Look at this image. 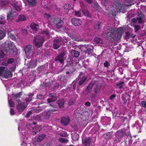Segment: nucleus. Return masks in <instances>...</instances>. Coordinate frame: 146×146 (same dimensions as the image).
Instances as JSON below:
<instances>
[{
  "instance_id": "79ce46f5",
  "label": "nucleus",
  "mask_w": 146,
  "mask_h": 146,
  "mask_svg": "<svg viewBox=\"0 0 146 146\" xmlns=\"http://www.w3.org/2000/svg\"><path fill=\"white\" fill-rule=\"evenodd\" d=\"M50 97L52 99L54 100H57V96L55 93H51L49 95Z\"/></svg>"
},
{
  "instance_id": "6e6552de",
  "label": "nucleus",
  "mask_w": 146,
  "mask_h": 146,
  "mask_svg": "<svg viewBox=\"0 0 146 146\" xmlns=\"http://www.w3.org/2000/svg\"><path fill=\"white\" fill-rule=\"evenodd\" d=\"M61 39H56L53 40L52 48L54 49H57L59 48L61 45Z\"/></svg>"
},
{
  "instance_id": "f3484780",
  "label": "nucleus",
  "mask_w": 146,
  "mask_h": 146,
  "mask_svg": "<svg viewBox=\"0 0 146 146\" xmlns=\"http://www.w3.org/2000/svg\"><path fill=\"white\" fill-rule=\"evenodd\" d=\"M73 6H71V5L68 4H65L64 6V11L66 14H68L69 10L73 8Z\"/></svg>"
},
{
  "instance_id": "c85d7f7f",
  "label": "nucleus",
  "mask_w": 146,
  "mask_h": 146,
  "mask_svg": "<svg viewBox=\"0 0 146 146\" xmlns=\"http://www.w3.org/2000/svg\"><path fill=\"white\" fill-rule=\"evenodd\" d=\"M12 5L14 7V9H15L17 11H19L21 10L20 6L18 4V3L17 2L13 3Z\"/></svg>"
},
{
  "instance_id": "423d86ee",
  "label": "nucleus",
  "mask_w": 146,
  "mask_h": 146,
  "mask_svg": "<svg viewBox=\"0 0 146 146\" xmlns=\"http://www.w3.org/2000/svg\"><path fill=\"white\" fill-rule=\"evenodd\" d=\"M44 41L43 36L41 35L35 36L33 39V42L35 45L38 48L42 46Z\"/></svg>"
},
{
  "instance_id": "a19ab883",
  "label": "nucleus",
  "mask_w": 146,
  "mask_h": 146,
  "mask_svg": "<svg viewBox=\"0 0 146 146\" xmlns=\"http://www.w3.org/2000/svg\"><path fill=\"white\" fill-rule=\"evenodd\" d=\"M45 135L44 134H41L38 136L37 139V141L38 142H40L45 137Z\"/></svg>"
},
{
  "instance_id": "2f4dec72",
  "label": "nucleus",
  "mask_w": 146,
  "mask_h": 146,
  "mask_svg": "<svg viewBox=\"0 0 146 146\" xmlns=\"http://www.w3.org/2000/svg\"><path fill=\"white\" fill-rule=\"evenodd\" d=\"M76 82H77L76 81V80H75V81L74 80L72 82L71 88L72 89V91H74L76 89H77V86L78 85H77ZM76 90H77V89H76Z\"/></svg>"
},
{
  "instance_id": "e433bc0d",
  "label": "nucleus",
  "mask_w": 146,
  "mask_h": 146,
  "mask_svg": "<svg viewBox=\"0 0 146 146\" xmlns=\"http://www.w3.org/2000/svg\"><path fill=\"white\" fill-rule=\"evenodd\" d=\"M93 4L92 5V7L94 8H97V9H100V7L99 5H98V3L95 1L94 0V2H93Z\"/></svg>"
},
{
  "instance_id": "bf43d9fd",
  "label": "nucleus",
  "mask_w": 146,
  "mask_h": 146,
  "mask_svg": "<svg viewBox=\"0 0 146 146\" xmlns=\"http://www.w3.org/2000/svg\"><path fill=\"white\" fill-rule=\"evenodd\" d=\"M104 64V66L106 67H108L110 66V64L106 60L105 61Z\"/></svg>"
},
{
  "instance_id": "a878e982",
  "label": "nucleus",
  "mask_w": 146,
  "mask_h": 146,
  "mask_svg": "<svg viewBox=\"0 0 146 146\" xmlns=\"http://www.w3.org/2000/svg\"><path fill=\"white\" fill-rule=\"evenodd\" d=\"M22 94V92H20L17 94L13 95V96L15 99V100L17 101L18 103H19L20 102V99H17V98H20Z\"/></svg>"
},
{
  "instance_id": "4d7b16f0",
  "label": "nucleus",
  "mask_w": 146,
  "mask_h": 146,
  "mask_svg": "<svg viewBox=\"0 0 146 146\" xmlns=\"http://www.w3.org/2000/svg\"><path fill=\"white\" fill-rule=\"evenodd\" d=\"M84 14L85 16L89 17H91V15L89 13V12L88 11H85L84 12Z\"/></svg>"
},
{
  "instance_id": "6e6d98bb",
  "label": "nucleus",
  "mask_w": 146,
  "mask_h": 146,
  "mask_svg": "<svg viewBox=\"0 0 146 146\" xmlns=\"http://www.w3.org/2000/svg\"><path fill=\"white\" fill-rule=\"evenodd\" d=\"M44 95H43L41 94H39L37 96V99L41 100L44 99Z\"/></svg>"
},
{
  "instance_id": "0eeeda50",
  "label": "nucleus",
  "mask_w": 146,
  "mask_h": 146,
  "mask_svg": "<svg viewBox=\"0 0 146 146\" xmlns=\"http://www.w3.org/2000/svg\"><path fill=\"white\" fill-rule=\"evenodd\" d=\"M27 107V105L25 103L19 102L17 106V109L19 112L21 113L24 111Z\"/></svg>"
},
{
  "instance_id": "39448f33",
  "label": "nucleus",
  "mask_w": 146,
  "mask_h": 146,
  "mask_svg": "<svg viewBox=\"0 0 146 146\" xmlns=\"http://www.w3.org/2000/svg\"><path fill=\"white\" fill-rule=\"evenodd\" d=\"M61 50L62 51L60 52V54L56 56L54 59L55 61H58L60 62L61 64H62L64 62V56L66 54V49L64 47H62L61 49H59L58 50H60V51Z\"/></svg>"
},
{
  "instance_id": "9b49d317",
  "label": "nucleus",
  "mask_w": 146,
  "mask_h": 146,
  "mask_svg": "<svg viewBox=\"0 0 146 146\" xmlns=\"http://www.w3.org/2000/svg\"><path fill=\"white\" fill-rule=\"evenodd\" d=\"M42 111V109L40 108L39 109H33L29 111L27 113L26 116L29 117L32 113H39Z\"/></svg>"
},
{
  "instance_id": "c9c22d12",
  "label": "nucleus",
  "mask_w": 146,
  "mask_h": 146,
  "mask_svg": "<svg viewBox=\"0 0 146 146\" xmlns=\"http://www.w3.org/2000/svg\"><path fill=\"white\" fill-rule=\"evenodd\" d=\"M106 135L105 138L107 139H111L113 136L112 133L110 132L106 133Z\"/></svg>"
},
{
  "instance_id": "f03ea898",
  "label": "nucleus",
  "mask_w": 146,
  "mask_h": 146,
  "mask_svg": "<svg viewBox=\"0 0 146 146\" xmlns=\"http://www.w3.org/2000/svg\"><path fill=\"white\" fill-rule=\"evenodd\" d=\"M129 135H131L129 129L126 130L124 128L117 131L115 134V137L117 139L119 142L121 141L123 138L126 136L128 137Z\"/></svg>"
},
{
  "instance_id": "052dcab7",
  "label": "nucleus",
  "mask_w": 146,
  "mask_h": 146,
  "mask_svg": "<svg viewBox=\"0 0 146 146\" xmlns=\"http://www.w3.org/2000/svg\"><path fill=\"white\" fill-rule=\"evenodd\" d=\"M47 101L48 103H50L51 102H54L56 100H53L50 97V98H48L47 99Z\"/></svg>"
},
{
  "instance_id": "473e14b6",
  "label": "nucleus",
  "mask_w": 146,
  "mask_h": 146,
  "mask_svg": "<svg viewBox=\"0 0 146 146\" xmlns=\"http://www.w3.org/2000/svg\"><path fill=\"white\" fill-rule=\"evenodd\" d=\"M5 17L3 15H0V24L1 25H5L6 23V21L5 20Z\"/></svg>"
},
{
  "instance_id": "09e8293b",
  "label": "nucleus",
  "mask_w": 146,
  "mask_h": 146,
  "mask_svg": "<svg viewBox=\"0 0 146 146\" xmlns=\"http://www.w3.org/2000/svg\"><path fill=\"white\" fill-rule=\"evenodd\" d=\"M8 3H9L8 2H7L6 1H1V2L0 4H1V6H4L5 5H7L8 4Z\"/></svg>"
},
{
  "instance_id": "ea45409f",
  "label": "nucleus",
  "mask_w": 146,
  "mask_h": 146,
  "mask_svg": "<svg viewBox=\"0 0 146 146\" xmlns=\"http://www.w3.org/2000/svg\"><path fill=\"white\" fill-rule=\"evenodd\" d=\"M59 79L61 81L64 82H67V80L65 76L63 75L60 76L59 77Z\"/></svg>"
},
{
  "instance_id": "37998d69",
  "label": "nucleus",
  "mask_w": 146,
  "mask_h": 146,
  "mask_svg": "<svg viewBox=\"0 0 146 146\" xmlns=\"http://www.w3.org/2000/svg\"><path fill=\"white\" fill-rule=\"evenodd\" d=\"M45 64L41 65V66H40L38 68L37 70L39 72H40L41 71L44 70L45 69Z\"/></svg>"
},
{
  "instance_id": "cd10ccee",
  "label": "nucleus",
  "mask_w": 146,
  "mask_h": 146,
  "mask_svg": "<svg viewBox=\"0 0 146 146\" xmlns=\"http://www.w3.org/2000/svg\"><path fill=\"white\" fill-rule=\"evenodd\" d=\"M33 93H29L28 95L29 97L26 98L25 99V101L26 102H27L31 101L32 100V97L33 96Z\"/></svg>"
},
{
  "instance_id": "4c0bfd02",
  "label": "nucleus",
  "mask_w": 146,
  "mask_h": 146,
  "mask_svg": "<svg viewBox=\"0 0 146 146\" xmlns=\"http://www.w3.org/2000/svg\"><path fill=\"white\" fill-rule=\"evenodd\" d=\"M14 61V59L13 58H11L8 59L7 62L5 63L6 65H7L8 64H10L13 63Z\"/></svg>"
},
{
  "instance_id": "4468645a",
  "label": "nucleus",
  "mask_w": 146,
  "mask_h": 146,
  "mask_svg": "<svg viewBox=\"0 0 146 146\" xmlns=\"http://www.w3.org/2000/svg\"><path fill=\"white\" fill-rule=\"evenodd\" d=\"M91 141L90 137H85L82 139V143L85 146H90Z\"/></svg>"
},
{
  "instance_id": "338daca9",
  "label": "nucleus",
  "mask_w": 146,
  "mask_h": 146,
  "mask_svg": "<svg viewBox=\"0 0 146 146\" xmlns=\"http://www.w3.org/2000/svg\"><path fill=\"white\" fill-rule=\"evenodd\" d=\"M116 96V95L115 94H113L111 95L110 98V99L111 100H113Z\"/></svg>"
},
{
  "instance_id": "f8f14e48",
  "label": "nucleus",
  "mask_w": 146,
  "mask_h": 146,
  "mask_svg": "<svg viewBox=\"0 0 146 146\" xmlns=\"http://www.w3.org/2000/svg\"><path fill=\"white\" fill-rule=\"evenodd\" d=\"M14 9H12L11 11L8 13L7 18L8 20L13 19L17 15V14L14 12Z\"/></svg>"
},
{
  "instance_id": "6ab92c4d",
  "label": "nucleus",
  "mask_w": 146,
  "mask_h": 146,
  "mask_svg": "<svg viewBox=\"0 0 146 146\" xmlns=\"http://www.w3.org/2000/svg\"><path fill=\"white\" fill-rule=\"evenodd\" d=\"M113 7L116 9V11H117L121 9L122 8L121 4L120 3L117 1L114 2L113 3Z\"/></svg>"
},
{
  "instance_id": "f704fd0d",
  "label": "nucleus",
  "mask_w": 146,
  "mask_h": 146,
  "mask_svg": "<svg viewBox=\"0 0 146 146\" xmlns=\"http://www.w3.org/2000/svg\"><path fill=\"white\" fill-rule=\"evenodd\" d=\"M28 4L32 5L36 4L37 0H26Z\"/></svg>"
},
{
  "instance_id": "9d476101",
  "label": "nucleus",
  "mask_w": 146,
  "mask_h": 146,
  "mask_svg": "<svg viewBox=\"0 0 146 146\" xmlns=\"http://www.w3.org/2000/svg\"><path fill=\"white\" fill-rule=\"evenodd\" d=\"M72 23L75 26H79L82 24V20L80 19L73 18L71 20Z\"/></svg>"
},
{
  "instance_id": "72a5a7b5",
  "label": "nucleus",
  "mask_w": 146,
  "mask_h": 146,
  "mask_svg": "<svg viewBox=\"0 0 146 146\" xmlns=\"http://www.w3.org/2000/svg\"><path fill=\"white\" fill-rule=\"evenodd\" d=\"M79 136L78 134L76 133H74L72 135V139L74 141L78 140Z\"/></svg>"
},
{
  "instance_id": "7c9ffc66",
  "label": "nucleus",
  "mask_w": 146,
  "mask_h": 146,
  "mask_svg": "<svg viewBox=\"0 0 146 146\" xmlns=\"http://www.w3.org/2000/svg\"><path fill=\"white\" fill-rule=\"evenodd\" d=\"M94 40L97 44H102L103 42L102 40L99 37H95Z\"/></svg>"
},
{
  "instance_id": "20e7f679",
  "label": "nucleus",
  "mask_w": 146,
  "mask_h": 146,
  "mask_svg": "<svg viewBox=\"0 0 146 146\" xmlns=\"http://www.w3.org/2000/svg\"><path fill=\"white\" fill-rule=\"evenodd\" d=\"M0 76H3L6 78H11L12 73L5 66H0Z\"/></svg>"
},
{
  "instance_id": "c756f323",
  "label": "nucleus",
  "mask_w": 146,
  "mask_h": 146,
  "mask_svg": "<svg viewBox=\"0 0 146 146\" xmlns=\"http://www.w3.org/2000/svg\"><path fill=\"white\" fill-rule=\"evenodd\" d=\"M27 19V17L23 15H20L19 16L17 20V22L19 21H25Z\"/></svg>"
},
{
  "instance_id": "f257e3e1",
  "label": "nucleus",
  "mask_w": 146,
  "mask_h": 146,
  "mask_svg": "<svg viewBox=\"0 0 146 146\" xmlns=\"http://www.w3.org/2000/svg\"><path fill=\"white\" fill-rule=\"evenodd\" d=\"M123 31L122 28L117 29L116 31L112 28H109L107 29L105 35L108 39L115 42L120 39Z\"/></svg>"
},
{
  "instance_id": "aec40b11",
  "label": "nucleus",
  "mask_w": 146,
  "mask_h": 146,
  "mask_svg": "<svg viewBox=\"0 0 146 146\" xmlns=\"http://www.w3.org/2000/svg\"><path fill=\"white\" fill-rule=\"evenodd\" d=\"M101 88V86L98 84H96L95 85L93 90L94 93L96 94H98L100 91Z\"/></svg>"
},
{
  "instance_id": "774afa93",
  "label": "nucleus",
  "mask_w": 146,
  "mask_h": 146,
  "mask_svg": "<svg viewBox=\"0 0 146 146\" xmlns=\"http://www.w3.org/2000/svg\"><path fill=\"white\" fill-rule=\"evenodd\" d=\"M75 15L76 16L78 17H80L81 15V13L80 12V11H76Z\"/></svg>"
},
{
  "instance_id": "a211bd4d",
  "label": "nucleus",
  "mask_w": 146,
  "mask_h": 146,
  "mask_svg": "<svg viewBox=\"0 0 146 146\" xmlns=\"http://www.w3.org/2000/svg\"><path fill=\"white\" fill-rule=\"evenodd\" d=\"M32 47L31 45L26 46L24 48L25 54L27 55H29L31 54L32 52Z\"/></svg>"
},
{
  "instance_id": "393cba45",
  "label": "nucleus",
  "mask_w": 146,
  "mask_h": 146,
  "mask_svg": "<svg viewBox=\"0 0 146 146\" xmlns=\"http://www.w3.org/2000/svg\"><path fill=\"white\" fill-rule=\"evenodd\" d=\"M7 46L9 50H11V52L13 51V50L15 48L14 44L11 42H9L7 43Z\"/></svg>"
},
{
  "instance_id": "c03bdc74",
  "label": "nucleus",
  "mask_w": 146,
  "mask_h": 146,
  "mask_svg": "<svg viewBox=\"0 0 146 146\" xmlns=\"http://www.w3.org/2000/svg\"><path fill=\"white\" fill-rule=\"evenodd\" d=\"M101 25L102 23L101 22H98L96 25L95 28L96 29L99 30L100 29Z\"/></svg>"
},
{
  "instance_id": "603ef678",
  "label": "nucleus",
  "mask_w": 146,
  "mask_h": 146,
  "mask_svg": "<svg viewBox=\"0 0 146 146\" xmlns=\"http://www.w3.org/2000/svg\"><path fill=\"white\" fill-rule=\"evenodd\" d=\"M131 36V35H130L128 32L126 33L124 36V38L125 39H127L130 38Z\"/></svg>"
},
{
  "instance_id": "49530a36",
  "label": "nucleus",
  "mask_w": 146,
  "mask_h": 146,
  "mask_svg": "<svg viewBox=\"0 0 146 146\" xmlns=\"http://www.w3.org/2000/svg\"><path fill=\"white\" fill-rule=\"evenodd\" d=\"M5 33L4 31L0 30V39L3 38L5 36Z\"/></svg>"
},
{
  "instance_id": "e2e57ef3",
  "label": "nucleus",
  "mask_w": 146,
  "mask_h": 146,
  "mask_svg": "<svg viewBox=\"0 0 146 146\" xmlns=\"http://www.w3.org/2000/svg\"><path fill=\"white\" fill-rule=\"evenodd\" d=\"M5 53H3L0 55V62L3 60V58L5 56Z\"/></svg>"
},
{
  "instance_id": "13d9d810",
  "label": "nucleus",
  "mask_w": 146,
  "mask_h": 146,
  "mask_svg": "<svg viewBox=\"0 0 146 146\" xmlns=\"http://www.w3.org/2000/svg\"><path fill=\"white\" fill-rule=\"evenodd\" d=\"M141 104L142 106L146 109V101H142L141 102Z\"/></svg>"
},
{
  "instance_id": "dca6fc26",
  "label": "nucleus",
  "mask_w": 146,
  "mask_h": 146,
  "mask_svg": "<svg viewBox=\"0 0 146 146\" xmlns=\"http://www.w3.org/2000/svg\"><path fill=\"white\" fill-rule=\"evenodd\" d=\"M137 18L138 20V23H141L143 21L144 15L141 13V11H139L137 12Z\"/></svg>"
},
{
  "instance_id": "8fccbe9b",
  "label": "nucleus",
  "mask_w": 146,
  "mask_h": 146,
  "mask_svg": "<svg viewBox=\"0 0 146 146\" xmlns=\"http://www.w3.org/2000/svg\"><path fill=\"white\" fill-rule=\"evenodd\" d=\"M92 52V49L90 48H89L88 47L86 48V50L85 51L86 53H88L89 55L90 54H91Z\"/></svg>"
},
{
  "instance_id": "de8ad7c7",
  "label": "nucleus",
  "mask_w": 146,
  "mask_h": 146,
  "mask_svg": "<svg viewBox=\"0 0 146 146\" xmlns=\"http://www.w3.org/2000/svg\"><path fill=\"white\" fill-rule=\"evenodd\" d=\"M10 37L13 40H15L16 39V37L15 35L13 34L11 32H9L8 33Z\"/></svg>"
},
{
  "instance_id": "2eb2a0df",
  "label": "nucleus",
  "mask_w": 146,
  "mask_h": 146,
  "mask_svg": "<svg viewBox=\"0 0 146 146\" xmlns=\"http://www.w3.org/2000/svg\"><path fill=\"white\" fill-rule=\"evenodd\" d=\"M95 84L94 81H92L90 83L86 88V92L88 93H90L92 91V88Z\"/></svg>"
},
{
  "instance_id": "bb28decb",
  "label": "nucleus",
  "mask_w": 146,
  "mask_h": 146,
  "mask_svg": "<svg viewBox=\"0 0 146 146\" xmlns=\"http://www.w3.org/2000/svg\"><path fill=\"white\" fill-rule=\"evenodd\" d=\"M71 53L72 56L76 57H78L80 55V52L75 50H72L71 52Z\"/></svg>"
},
{
  "instance_id": "0e129e2a",
  "label": "nucleus",
  "mask_w": 146,
  "mask_h": 146,
  "mask_svg": "<svg viewBox=\"0 0 146 146\" xmlns=\"http://www.w3.org/2000/svg\"><path fill=\"white\" fill-rule=\"evenodd\" d=\"M50 16L49 14H47L46 13H45L44 15V17L46 19H48L50 17Z\"/></svg>"
},
{
  "instance_id": "3c124183",
  "label": "nucleus",
  "mask_w": 146,
  "mask_h": 146,
  "mask_svg": "<svg viewBox=\"0 0 146 146\" xmlns=\"http://www.w3.org/2000/svg\"><path fill=\"white\" fill-rule=\"evenodd\" d=\"M9 103L10 107H13L14 106V103L12 100L11 99L8 101Z\"/></svg>"
},
{
  "instance_id": "680f3d73",
  "label": "nucleus",
  "mask_w": 146,
  "mask_h": 146,
  "mask_svg": "<svg viewBox=\"0 0 146 146\" xmlns=\"http://www.w3.org/2000/svg\"><path fill=\"white\" fill-rule=\"evenodd\" d=\"M115 12L112 11H109V15L110 17H112L115 16Z\"/></svg>"
},
{
  "instance_id": "1a4fd4ad",
  "label": "nucleus",
  "mask_w": 146,
  "mask_h": 146,
  "mask_svg": "<svg viewBox=\"0 0 146 146\" xmlns=\"http://www.w3.org/2000/svg\"><path fill=\"white\" fill-rule=\"evenodd\" d=\"M70 121V119L68 115L63 116L62 117L61 122L63 125H66L68 124Z\"/></svg>"
},
{
  "instance_id": "58836bf2",
  "label": "nucleus",
  "mask_w": 146,
  "mask_h": 146,
  "mask_svg": "<svg viewBox=\"0 0 146 146\" xmlns=\"http://www.w3.org/2000/svg\"><path fill=\"white\" fill-rule=\"evenodd\" d=\"M8 48L7 47V43H6V45H4L2 49V51L3 52V53H4V52L6 53V54L7 53V52L9 51Z\"/></svg>"
},
{
  "instance_id": "5701e85b",
  "label": "nucleus",
  "mask_w": 146,
  "mask_h": 146,
  "mask_svg": "<svg viewBox=\"0 0 146 146\" xmlns=\"http://www.w3.org/2000/svg\"><path fill=\"white\" fill-rule=\"evenodd\" d=\"M30 26L31 29L34 31H36L38 28V26L34 23H32L31 24Z\"/></svg>"
},
{
  "instance_id": "ddd939ff",
  "label": "nucleus",
  "mask_w": 146,
  "mask_h": 146,
  "mask_svg": "<svg viewBox=\"0 0 146 146\" xmlns=\"http://www.w3.org/2000/svg\"><path fill=\"white\" fill-rule=\"evenodd\" d=\"M42 116L44 119H48L51 116L50 111L49 110L44 111L42 113Z\"/></svg>"
},
{
  "instance_id": "7ed1b4c3",
  "label": "nucleus",
  "mask_w": 146,
  "mask_h": 146,
  "mask_svg": "<svg viewBox=\"0 0 146 146\" xmlns=\"http://www.w3.org/2000/svg\"><path fill=\"white\" fill-rule=\"evenodd\" d=\"M87 77L84 75L82 72L80 73L78 78L76 79V81L77 82L78 84L77 86V92L79 93L80 91V86L86 81L87 79Z\"/></svg>"
},
{
  "instance_id": "69168bd1",
  "label": "nucleus",
  "mask_w": 146,
  "mask_h": 146,
  "mask_svg": "<svg viewBox=\"0 0 146 146\" xmlns=\"http://www.w3.org/2000/svg\"><path fill=\"white\" fill-rule=\"evenodd\" d=\"M121 99L123 101V104L124 105L126 104V102H127V100H126V99L123 96H122L121 97Z\"/></svg>"
},
{
  "instance_id": "864d4df0",
  "label": "nucleus",
  "mask_w": 146,
  "mask_h": 146,
  "mask_svg": "<svg viewBox=\"0 0 146 146\" xmlns=\"http://www.w3.org/2000/svg\"><path fill=\"white\" fill-rule=\"evenodd\" d=\"M76 102V100H70L68 102L69 105H71L74 104Z\"/></svg>"
},
{
  "instance_id": "5fc2aeb1",
  "label": "nucleus",
  "mask_w": 146,
  "mask_h": 146,
  "mask_svg": "<svg viewBox=\"0 0 146 146\" xmlns=\"http://www.w3.org/2000/svg\"><path fill=\"white\" fill-rule=\"evenodd\" d=\"M59 141L62 143H66L68 141V140L65 138H61L59 139Z\"/></svg>"
},
{
  "instance_id": "b1692460",
  "label": "nucleus",
  "mask_w": 146,
  "mask_h": 146,
  "mask_svg": "<svg viewBox=\"0 0 146 146\" xmlns=\"http://www.w3.org/2000/svg\"><path fill=\"white\" fill-rule=\"evenodd\" d=\"M64 102V100L63 99H60L58 101V104L60 108L62 109L63 108Z\"/></svg>"
},
{
  "instance_id": "4be33fe9",
  "label": "nucleus",
  "mask_w": 146,
  "mask_h": 146,
  "mask_svg": "<svg viewBox=\"0 0 146 146\" xmlns=\"http://www.w3.org/2000/svg\"><path fill=\"white\" fill-rule=\"evenodd\" d=\"M64 24L63 22L61 20H58L55 23V26L57 29L61 28Z\"/></svg>"
},
{
  "instance_id": "a18cd8bd",
  "label": "nucleus",
  "mask_w": 146,
  "mask_h": 146,
  "mask_svg": "<svg viewBox=\"0 0 146 146\" xmlns=\"http://www.w3.org/2000/svg\"><path fill=\"white\" fill-rule=\"evenodd\" d=\"M124 84V82H120L118 83L117 84V86L119 87V89H122L123 88V85Z\"/></svg>"
},
{
  "instance_id": "412c9836",
  "label": "nucleus",
  "mask_w": 146,
  "mask_h": 146,
  "mask_svg": "<svg viewBox=\"0 0 146 146\" xmlns=\"http://www.w3.org/2000/svg\"><path fill=\"white\" fill-rule=\"evenodd\" d=\"M37 65V62L35 60H31L28 64L29 68H35Z\"/></svg>"
}]
</instances>
